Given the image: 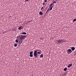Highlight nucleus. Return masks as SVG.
Wrapping results in <instances>:
<instances>
[{"instance_id": "obj_1", "label": "nucleus", "mask_w": 76, "mask_h": 76, "mask_svg": "<svg viewBox=\"0 0 76 76\" xmlns=\"http://www.w3.org/2000/svg\"><path fill=\"white\" fill-rule=\"evenodd\" d=\"M64 42V40L63 39H58L56 41L57 43L59 45L61 44V43H63Z\"/></svg>"}, {"instance_id": "obj_2", "label": "nucleus", "mask_w": 76, "mask_h": 76, "mask_svg": "<svg viewBox=\"0 0 76 76\" xmlns=\"http://www.w3.org/2000/svg\"><path fill=\"white\" fill-rule=\"evenodd\" d=\"M37 51L36 50L34 51V56H35V58L38 57H37L38 54H37Z\"/></svg>"}, {"instance_id": "obj_3", "label": "nucleus", "mask_w": 76, "mask_h": 76, "mask_svg": "<svg viewBox=\"0 0 76 76\" xmlns=\"http://www.w3.org/2000/svg\"><path fill=\"white\" fill-rule=\"evenodd\" d=\"M72 50L70 49H69L67 50V52L68 53V54H70V53L72 52Z\"/></svg>"}, {"instance_id": "obj_4", "label": "nucleus", "mask_w": 76, "mask_h": 76, "mask_svg": "<svg viewBox=\"0 0 76 76\" xmlns=\"http://www.w3.org/2000/svg\"><path fill=\"white\" fill-rule=\"evenodd\" d=\"M26 37V35L20 36V40H22L24 38Z\"/></svg>"}, {"instance_id": "obj_5", "label": "nucleus", "mask_w": 76, "mask_h": 76, "mask_svg": "<svg viewBox=\"0 0 76 76\" xmlns=\"http://www.w3.org/2000/svg\"><path fill=\"white\" fill-rule=\"evenodd\" d=\"M30 56L31 57H33V53L32 51L30 52Z\"/></svg>"}, {"instance_id": "obj_6", "label": "nucleus", "mask_w": 76, "mask_h": 76, "mask_svg": "<svg viewBox=\"0 0 76 76\" xmlns=\"http://www.w3.org/2000/svg\"><path fill=\"white\" fill-rule=\"evenodd\" d=\"M75 48L74 47H72L71 48V49L72 50V51H74L75 50Z\"/></svg>"}, {"instance_id": "obj_7", "label": "nucleus", "mask_w": 76, "mask_h": 76, "mask_svg": "<svg viewBox=\"0 0 76 76\" xmlns=\"http://www.w3.org/2000/svg\"><path fill=\"white\" fill-rule=\"evenodd\" d=\"M23 28V27L22 26H19V27L18 28V29L19 30H21V29H22Z\"/></svg>"}, {"instance_id": "obj_8", "label": "nucleus", "mask_w": 76, "mask_h": 76, "mask_svg": "<svg viewBox=\"0 0 76 76\" xmlns=\"http://www.w3.org/2000/svg\"><path fill=\"white\" fill-rule=\"evenodd\" d=\"M72 64H69V65H68V68L72 66Z\"/></svg>"}, {"instance_id": "obj_9", "label": "nucleus", "mask_w": 76, "mask_h": 76, "mask_svg": "<svg viewBox=\"0 0 76 76\" xmlns=\"http://www.w3.org/2000/svg\"><path fill=\"white\" fill-rule=\"evenodd\" d=\"M53 3H52L50 4V7L51 8L53 6Z\"/></svg>"}, {"instance_id": "obj_10", "label": "nucleus", "mask_w": 76, "mask_h": 76, "mask_svg": "<svg viewBox=\"0 0 76 76\" xmlns=\"http://www.w3.org/2000/svg\"><path fill=\"white\" fill-rule=\"evenodd\" d=\"M39 14L40 15H42L43 13L42 12V11H40L39 13Z\"/></svg>"}, {"instance_id": "obj_11", "label": "nucleus", "mask_w": 76, "mask_h": 76, "mask_svg": "<svg viewBox=\"0 0 76 76\" xmlns=\"http://www.w3.org/2000/svg\"><path fill=\"white\" fill-rule=\"evenodd\" d=\"M22 34H24V35H26V33L25 32H22Z\"/></svg>"}, {"instance_id": "obj_12", "label": "nucleus", "mask_w": 76, "mask_h": 76, "mask_svg": "<svg viewBox=\"0 0 76 76\" xmlns=\"http://www.w3.org/2000/svg\"><path fill=\"white\" fill-rule=\"evenodd\" d=\"M17 43H15V44H14V46L15 47H17Z\"/></svg>"}, {"instance_id": "obj_13", "label": "nucleus", "mask_w": 76, "mask_h": 76, "mask_svg": "<svg viewBox=\"0 0 76 76\" xmlns=\"http://www.w3.org/2000/svg\"><path fill=\"white\" fill-rule=\"evenodd\" d=\"M43 54H41L40 55V57L41 58H42L43 57Z\"/></svg>"}, {"instance_id": "obj_14", "label": "nucleus", "mask_w": 76, "mask_h": 76, "mask_svg": "<svg viewBox=\"0 0 76 76\" xmlns=\"http://www.w3.org/2000/svg\"><path fill=\"white\" fill-rule=\"evenodd\" d=\"M18 39H16V40H15V42H16V43H18Z\"/></svg>"}, {"instance_id": "obj_15", "label": "nucleus", "mask_w": 76, "mask_h": 76, "mask_svg": "<svg viewBox=\"0 0 76 76\" xmlns=\"http://www.w3.org/2000/svg\"><path fill=\"white\" fill-rule=\"evenodd\" d=\"M53 6L51 7V8L50 9V11H51L52 10V8H53Z\"/></svg>"}, {"instance_id": "obj_16", "label": "nucleus", "mask_w": 76, "mask_h": 76, "mask_svg": "<svg viewBox=\"0 0 76 76\" xmlns=\"http://www.w3.org/2000/svg\"><path fill=\"white\" fill-rule=\"evenodd\" d=\"M66 70H67L66 68H64V71H66Z\"/></svg>"}, {"instance_id": "obj_17", "label": "nucleus", "mask_w": 76, "mask_h": 76, "mask_svg": "<svg viewBox=\"0 0 76 76\" xmlns=\"http://www.w3.org/2000/svg\"><path fill=\"white\" fill-rule=\"evenodd\" d=\"M49 8H48V9L46 11V13H47L48 12H49Z\"/></svg>"}, {"instance_id": "obj_18", "label": "nucleus", "mask_w": 76, "mask_h": 76, "mask_svg": "<svg viewBox=\"0 0 76 76\" xmlns=\"http://www.w3.org/2000/svg\"><path fill=\"white\" fill-rule=\"evenodd\" d=\"M76 21V18H75V19H74L73 21L74 22H75Z\"/></svg>"}, {"instance_id": "obj_19", "label": "nucleus", "mask_w": 76, "mask_h": 76, "mask_svg": "<svg viewBox=\"0 0 76 76\" xmlns=\"http://www.w3.org/2000/svg\"><path fill=\"white\" fill-rule=\"evenodd\" d=\"M37 54H39V53H40V52L39 51V52H37Z\"/></svg>"}, {"instance_id": "obj_20", "label": "nucleus", "mask_w": 76, "mask_h": 76, "mask_svg": "<svg viewBox=\"0 0 76 76\" xmlns=\"http://www.w3.org/2000/svg\"><path fill=\"white\" fill-rule=\"evenodd\" d=\"M44 1H45V2H46L47 1V0H45Z\"/></svg>"}, {"instance_id": "obj_21", "label": "nucleus", "mask_w": 76, "mask_h": 76, "mask_svg": "<svg viewBox=\"0 0 76 76\" xmlns=\"http://www.w3.org/2000/svg\"><path fill=\"white\" fill-rule=\"evenodd\" d=\"M43 7H42L41 8V10H42L43 9Z\"/></svg>"}, {"instance_id": "obj_22", "label": "nucleus", "mask_w": 76, "mask_h": 76, "mask_svg": "<svg viewBox=\"0 0 76 76\" xmlns=\"http://www.w3.org/2000/svg\"><path fill=\"white\" fill-rule=\"evenodd\" d=\"M45 3L44 2L43 3V5H45Z\"/></svg>"}, {"instance_id": "obj_23", "label": "nucleus", "mask_w": 76, "mask_h": 76, "mask_svg": "<svg viewBox=\"0 0 76 76\" xmlns=\"http://www.w3.org/2000/svg\"><path fill=\"white\" fill-rule=\"evenodd\" d=\"M53 2V3H56V1H54Z\"/></svg>"}, {"instance_id": "obj_24", "label": "nucleus", "mask_w": 76, "mask_h": 76, "mask_svg": "<svg viewBox=\"0 0 76 76\" xmlns=\"http://www.w3.org/2000/svg\"><path fill=\"white\" fill-rule=\"evenodd\" d=\"M26 1L27 2H28L29 1V0H26Z\"/></svg>"}, {"instance_id": "obj_25", "label": "nucleus", "mask_w": 76, "mask_h": 76, "mask_svg": "<svg viewBox=\"0 0 76 76\" xmlns=\"http://www.w3.org/2000/svg\"><path fill=\"white\" fill-rule=\"evenodd\" d=\"M18 41H19V42H20V40H18Z\"/></svg>"}, {"instance_id": "obj_26", "label": "nucleus", "mask_w": 76, "mask_h": 76, "mask_svg": "<svg viewBox=\"0 0 76 76\" xmlns=\"http://www.w3.org/2000/svg\"><path fill=\"white\" fill-rule=\"evenodd\" d=\"M59 0H56V1H59Z\"/></svg>"}, {"instance_id": "obj_27", "label": "nucleus", "mask_w": 76, "mask_h": 76, "mask_svg": "<svg viewBox=\"0 0 76 76\" xmlns=\"http://www.w3.org/2000/svg\"><path fill=\"white\" fill-rule=\"evenodd\" d=\"M18 43H19V44L20 43V42H18Z\"/></svg>"}, {"instance_id": "obj_28", "label": "nucleus", "mask_w": 76, "mask_h": 76, "mask_svg": "<svg viewBox=\"0 0 76 76\" xmlns=\"http://www.w3.org/2000/svg\"><path fill=\"white\" fill-rule=\"evenodd\" d=\"M21 43V42L20 43V44Z\"/></svg>"}, {"instance_id": "obj_29", "label": "nucleus", "mask_w": 76, "mask_h": 76, "mask_svg": "<svg viewBox=\"0 0 76 76\" xmlns=\"http://www.w3.org/2000/svg\"><path fill=\"white\" fill-rule=\"evenodd\" d=\"M44 76H46L45 75H44Z\"/></svg>"}]
</instances>
